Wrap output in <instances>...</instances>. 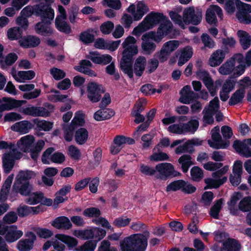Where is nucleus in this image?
<instances>
[{
    "label": "nucleus",
    "mask_w": 251,
    "mask_h": 251,
    "mask_svg": "<svg viewBox=\"0 0 251 251\" xmlns=\"http://www.w3.org/2000/svg\"><path fill=\"white\" fill-rule=\"evenodd\" d=\"M130 228L135 231H142L143 234H133L121 240L120 245L122 251H145L150 236L147 226L139 221L132 222Z\"/></svg>",
    "instance_id": "f257e3e1"
},
{
    "label": "nucleus",
    "mask_w": 251,
    "mask_h": 251,
    "mask_svg": "<svg viewBox=\"0 0 251 251\" xmlns=\"http://www.w3.org/2000/svg\"><path fill=\"white\" fill-rule=\"evenodd\" d=\"M136 42V40L134 37L129 36L122 44L124 50L120 62V67L130 78H133L132 66L134 60V56L138 52V47L134 45Z\"/></svg>",
    "instance_id": "f03ea898"
},
{
    "label": "nucleus",
    "mask_w": 251,
    "mask_h": 251,
    "mask_svg": "<svg viewBox=\"0 0 251 251\" xmlns=\"http://www.w3.org/2000/svg\"><path fill=\"white\" fill-rule=\"evenodd\" d=\"M167 19L162 13L152 11L148 14L142 22L133 29L132 34L136 36L153 28L159 24Z\"/></svg>",
    "instance_id": "7ed1b4c3"
},
{
    "label": "nucleus",
    "mask_w": 251,
    "mask_h": 251,
    "mask_svg": "<svg viewBox=\"0 0 251 251\" xmlns=\"http://www.w3.org/2000/svg\"><path fill=\"white\" fill-rule=\"evenodd\" d=\"M33 175L31 171H21L16 177L12 187V192L19 193L21 195L27 196L30 194L32 185L29 183Z\"/></svg>",
    "instance_id": "20e7f679"
},
{
    "label": "nucleus",
    "mask_w": 251,
    "mask_h": 251,
    "mask_svg": "<svg viewBox=\"0 0 251 251\" xmlns=\"http://www.w3.org/2000/svg\"><path fill=\"white\" fill-rule=\"evenodd\" d=\"M156 171L159 173L155 176L157 179L166 180L168 178L180 176L181 173L175 170L174 166L170 163H161L155 166Z\"/></svg>",
    "instance_id": "39448f33"
},
{
    "label": "nucleus",
    "mask_w": 251,
    "mask_h": 251,
    "mask_svg": "<svg viewBox=\"0 0 251 251\" xmlns=\"http://www.w3.org/2000/svg\"><path fill=\"white\" fill-rule=\"evenodd\" d=\"M202 19V10L194 6L185 8L183 12V21L186 25L191 24L197 25L200 24Z\"/></svg>",
    "instance_id": "423d86ee"
},
{
    "label": "nucleus",
    "mask_w": 251,
    "mask_h": 251,
    "mask_svg": "<svg viewBox=\"0 0 251 251\" xmlns=\"http://www.w3.org/2000/svg\"><path fill=\"white\" fill-rule=\"evenodd\" d=\"M105 89L101 84L95 82H89L87 86V98L92 103L99 101Z\"/></svg>",
    "instance_id": "0eeeda50"
},
{
    "label": "nucleus",
    "mask_w": 251,
    "mask_h": 251,
    "mask_svg": "<svg viewBox=\"0 0 251 251\" xmlns=\"http://www.w3.org/2000/svg\"><path fill=\"white\" fill-rule=\"evenodd\" d=\"M238 11L236 17L240 23L244 24L251 23V5L249 4L243 3L241 0L237 1Z\"/></svg>",
    "instance_id": "6e6552de"
},
{
    "label": "nucleus",
    "mask_w": 251,
    "mask_h": 251,
    "mask_svg": "<svg viewBox=\"0 0 251 251\" xmlns=\"http://www.w3.org/2000/svg\"><path fill=\"white\" fill-rule=\"evenodd\" d=\"M211 138L213 142L209 140L208 144L210 147L215 149H226L229 145V141L228 140L224 141L222 140V137L220 134L219 127L217 126H215L211 130Z\"/></svg>",
    "instance_id": "1a4fd4ad"
},
{
    "label": "nucleus",
    "mask_w": 251,
    "mask_h": 251,
    "mask_svg": "<svg viewBox=\"0 0 251 251\" xmlns=\"http://www.w3.org/2000/svg\"><path fill=\"white\" fill-rule=\"evenodd\" d=\"M245 72V66L238 65L236 66V69L234 73L226 79L223 84L222 90H226L229 93L234 89L236 82V78L241 75Z\"/></svg>",
    "instance_id": "9d476101"
},
{
    "label": "nucleus",
    "mask_w": 251,
    "mask_h": 251,
    "mask_svg": "<svg viewBox=\"0 0 251 251\" xmlns=\"http://www.w3.org/2000/svg\"><path fill=\"white\" fill-rule=\"evenodd\" d=\"M251 138L245 139L242 141L236 140L233 144V148L237 152L243 156L249 158L251 157Z\"/></svg>",
    "instance_id": "9b49d317"
},
{
    "label": "nucleus",
    "mask_w": 251,
    "mask_h": 251,
    "mask_svg": "<svg viewBox=\"0 0 251 251\" xmlns=\"http://www.w3.org/2000/svg\"><path fill=\"white\" fill-rule=\"evenodd\" d=\"M1 100L2 102H4L0 104V112L1 113L4 111H10L20 107L27 102L25 100H17L12 98L6 97H3Z\"/></svg>",
    "instance_id": "f8f14e48"
},
{
    "label": "nucleus",
    "mask_w": 251,
    "mask_h": 251,
    "mask_svg": "<svg viewBox=\"0 0 251 251\" xmlns=\"http://www.w3.org/2000/svg\"><path fill=\"white\" fill-rule=\"evenodd\" d=\"M35 85L34 84H25L20 85L18 88L23 92H25L23 97L24 99L27 100L37 98L41 93V90L40 89H34Z\"/></svg>",
    "instance_id": "ddd939ff"
},
{
    "label": "nucleus",
    "mask_w": 251,
    "mask_h": 251,
    "mask_svg": "<svg viewBox=\"0 0 251 251\" xmlns=\"http://www.w3.org/2000/svg\"><path fill=\"white\" fill-rule=\"evenodd\" d=\"M35 16L40 18L41 21L52 22L54 17V11L52 8L37 5L35 9Z\"/></svg>",
    "instance_id": "4468645a"
},
{
    "label": "nucleus",
    "mask_w": 251,
    "mask_h": 251,
    "mask_svg": "<svg viewBox=\"0 0 251 251\" xmlns=\"http://www.w3.org/2000/svg\"><path fill=\"white\" fill-rule=\"evenodd\" d=\"M216 14L221 18L223 16L222 9L217 5H211L206 10L205 14V20L208 24L212 25L217 22Z\"/></svg>",
    "instance_id": "2eb2a0df"
},
{
    "label": "nucleus",
    "mask_w": 251,
    "mask_h": 251,
    "mask_svg": "<svg viewBox=\"0 0 251 251\" xmlns=\"http://www.w3.org/2000/svg\"><path fill=\"white\" fill-rule=\"evenodd\" d=\"M180 97L179 101L183 104H190L194 99L198 98V94L191 90L190 85L184 86L180 90Z\"/></svg>",
    "instance_id": "dca6fc26"
},
{
    "label": "nucleus",
    "mask_w": 251,
    "mask_h": 251,
    "mask_svg": "<svg viewBox=\"0 0 251 251\" xmlns=\"http://www.w3.org/2000/svg\"><path fill=\"white\" fill-rule=\"evenodd\" d=\"M18 42L21 47L28 49L37 47L40 44L41 40L36 36L27 35L21 37Z\"/></svg>",
    "instance_id": "f3484780"
},
{
    "label": "nucleus",
    "mask_w": 251,
    "mask_h": 251,
    "mask_svg": "<svg viewBox=\"0 0 251 251\" xmlns=\"http://www.w3.org/2000/svg\"><path fill=\"white\" fill-rule=\"evenodd\" d=\"M51 22L41 21L35 25V30L38 34L46 36L51 35L53 30L50 27Z\"/></svg>",
    "instance_id": "a211bd4d"
},
{
    "label": "nucleus",
    "mask_w": 251,
    "mask_h": 251,
    "mask_svg": "<svg viewBox=\"0 0 251 251\" xmlns=\"http://www.w3.org/2000/svg\"><path fill=\"white\" fill-rule=\"evenodd\" d=\"M90 55L87 58L90 59L93 63L100 65H107L111 62L112 57L109 54H103L99 55V53L97 51H90L89 52Z\"/></svg>",
    "instance_id": "6ab92c4d"
},
{
    "label": "nucleus",
    "mask_w": 251,
    "mask_h": 251,
    "mask_svg": "<svg viewBox=\"0 0 251 251\" xmlns=\"http://www.w3.org/2000/svg\"><path fill=\"white\" fill-rule=\"evenodd\" d=\"M141 40V50L142 54L150 55L155 50L156 48L155 43L149 39L145 34L142 36Z\"/></svg>",
    "instance_id": "aec40b11"
},
{
    "label": "nucleus",
    "mask_w": 251,
    "mask_h": 251,
    "mask_svg": "<svg viewBox=\"0 0 251 251\" xmlns=\"http://www.w3.org/2000/svg\"><path fill=\"white\" fill-rule=\"evenodd\" d=\"M146 65V58L144 56H139L133 63V73H134L136 76L141 77L145 70Z\"/></svg>",
    "instance_id": "412c9836"
},
{
    "label": "nucleus",
    "mask_w": 251,
    "mask_h": 251,
    "mask_svg": "<svg viewBox=\"0 0 251 251\" xmlns=\"http://www.w3.org/2000/svg\"><path fill=\"white\" fill-rule=\"evenodd\" d=\"M33 127V125L27 120L21 121L15 123L11 126L12 130L22 134L27 133Z\"/></svg>",
    "instance_id": "4be33fe9"
},
{
    "label": "nucleus",
    "mask_w": 251,
    "mask_h": 251,
    "mask_svg": "<svg viewBox=\"0 0 251 251\" xmlns=\"http://www.w3.org/2000/svg\"><path fill=\"white\" fill-rule=\"evenodd\" d=\"M51 225L58 229H69L72 227V224L69 219L64 216L55 218L52 222Z\"/></svg>",
    "instance_id": "5701e85b"
},
{
    "label": "nucleus",
    "mask_w": 251,
    "mask_h": 251,
    "mask_svg": "<svg viewBox=\"0 0 251 251\" xmlns=\"http://www.w3.org/2000/svg\"><path fill=\"white\" fill-rule=\"evenodd\" d=\"M23 235V232L17 230V226L15 225L10 226V229L5 235V239L8 243H13L20 239Z\"/></svg>",
    "instance_id": "b1692460"
},
{
    "label": "nucleus",
    "mask_w": 251,
    "mask_h": 251,
    "mask_svg": "<svg viewBox=\"0 0 251 251\" xmlns=\"http://www.w3.org/2000/svg\"><path fill=\"white\" fill-rule=\"evenodd\" d=\"M226 56V53L224 51L218 50L214 52L208 60V64L211 67H216L220 65Z\"/></svg>",
    "instance_id": "393cba45"
},
{
    "label": "nucleus",
    "mask_w": 251,
    "mask_h": 251,
    "mask_svg": "<svg viewBox=\"0 0 251 251\" xmlns=\"http://www.w3.org/2000/svg\"><path fill=\"white\" fill-rule=\"evenodd\" d=\"M115 114L114 111L110 108H100L94 114V118L97 121H101L109 119Z\"/></svg>",
    "instance_id": "a878e982"
},
{
    "label": "nucleus",
    "mask_w": 251,
    "mask_h": 251,
    "mask_svg": "<svg viewBox=\"0 0 251 251\" xmlns=\"http://www.w3.org/2000/svg\"><path fill=\"white\" fill-rule=\"evenodd\" d=\"M2 164L4 172L9 173L14 167L15 164V156L11 153H5L2 157Z\"/></svg>",
    "instance_id": "bb28decb"
},
{
    "label": "nucleus",
    "mask_w": 251,
    "mask_h": 251,
    "mask_svg": "<svg viewBox=\"0 0 251 251\" xmlns=\"http://www.w3.org/2000/svg\"><path fill=\"white\" fill-rule=\"evenodd\" d=\"M89 230L91 231V234L89 235V239L95 241L96 245L98 242L101 240L106 235V231L105 229L98 227H92Z\"/></svg>",
    "instance_id": "cd10ccee"
},
{
    "label": "nucleus",
    "mask_w": 251,
    "mask_h": 251,
    "mask_svg": "<svg viewBox=\"0 0 251 251\" xmlns=\"http://www.w3.org/2000/svg\"><path fill=\"white\" fill-rule=\"evenodd\" d=\"M237 35L239 38V43L244 50H247L251 44V38L250 34L246 31L239 30Z\"/></svg>",
    "instance_id": "c85d7f7f"
},
{
    "label": "nucleus",
    "mask_w": 251,
    "mask_h": 251,
    "mask_svg": "<svg viewBox=\"0 0 251 251\" xmlns=\"http://www.w3.org/2000/svg\"><path fill=\"white\" fill-rule=\"evenodd\" d=\"M196 74L197 78L202 80L207 88L213 84V81L207 70H197Z\"/></svg>",
    "instance_id": "c756f323"
},
{
    "label": "nucleus",
    "mask_w": 251,
    "mask_h": 251,
    "mask_svg": "<svg viewBox=\"0 0 251 251\" xmlns=\"http://www.w3.org/2000/svg\"><path fill=\"white\" fill-rule=\"evenodd\" d=\"M66 19H60L58 16H56L55 21V25L56 28L59 31L69 34L71 33L72 29L70 25L65 21Z\"/></svg>",
    "instance_id": "7c9ffc66"
},
{
    "label": "nucleus",
    "mask_w": 251,
    "mask_h": 251,
    "mask_svg": "<svg viewBox=\"0 0 251 251\" xmlns=\"http://www.w3.org/2000/svg\"><path fill=\"white\" fill-rule=\"evenodd\" d=\"M55 238L66 244L69 249L75 247L78 244L76 239L63 234H56Z\"/></svg>",
    "instance_id": "2f4dec72"
},
{
    "label": "nucleus",
    "mask_w": 251,
    "mask_h": 251,
    "mask_svg": "<svg viewBox=\"0 0 251 251\" xmlns=\"http://www.w3.org/2000/svg\"><path fill=\"white\" fill-rule=\"evenodd\" d=\"M191 159V156L187 154L182 155L178 159V162L181 164V170L184 173H187L190 167L194 164Z\"/></svg>",
    "instance_id": "473e14b6"
},
{
    "label": "nucleus",
    "mask_w": 251,
    "mask_h": 251,
    "mask_svg": "<svg viewBox=\"0 0 251 251\" xmlns=\"http://www.w3.org/2000/svg\"><path fill=\"white\" fill-rule=\"evenodd\" d=\"M223 250L226 251H239L241 245L239 242L233 238H228L223 244Z\"/></svg>",
    "instance_id": "72a5a7b5"
},
{
    "label": "nucleus",
    "mask_w": 251,
    "mask_h": 251,
    "mask_svg": "<svg viewBox=\"0 0 251 251\" xmlns=\"http://www.w3.org/2000/svg\"><path fill=\"white\" fill-rule=\"evenodd\" d=\"M149 11L148 6L145 3L144 1H139L137 3V10L136 13L134 15V20L139 21Z\"/></svg>",
    "instance_id": "f704fd0d"
},
{
    "label": "nucleus",
    "mask_w": 251,
    "mask_h": 251,
    "mask_svg": "<svg viewBox=\"0 0 251 251\" xmlns=\"http://www.w3.org/2000/svg\"><path fill=\"white\" fill-rule=\"evenodd\" d=\"M245 93L246 91L243 89H238L236 90L230 97L228 101V104L230 106H234L242 102L245 97Z\"/></svg>",
    "instance_id": "c9c22d12"
},
{
    "label": "nucleus",
    "mask_w": 251,
    "mask_h": 251,
    "mask_svg": "<svg viewBox=\"0 0 251 251\" xmlns=\"http://www.w3.org/2000/svg\"><path fill=\"white\" fill-rule=\"evenodd\" d=\"M34 141V137L32 135H27L22 137L19 141L21 149L24 152H28L32 147Z\"/></svg>",
    "instance_id": "e433bc0d"
},
{
    "label": "nucleus",
    "mask_w": 251,
    "mask_h": 251,
    "mask_svg": "<svg viewBox=\"0 0 251 251\" xmlns=\"http://www.w3.org/2000/svg\"><path fill=\"white\" fill-rule=\"evenodd\" d=\"M45 144L44 140L41 139L37 142L35 146H32L28 152H30V157L33 160L37 159L39 154L43 149Z\"/></svg>",
    "instance_id": "4c0bfd02"
},
{
    "label": "nucleus",
    "mask_w": 251,
    "mask_h": 251,
    "mask_svg": "<svg viewBox=\"0 0 251 251\" xmlns=\"http://www.w3.org/2000/svg\"><path fill=\"white\" fill-rule=\"evenodd\" d=\"M173 25L168 18L160 23L158 29L157 33H161L164 36L171 33L172 31Z\"/></svg>",
    "instance_id": "58836bf2"
},
{
    "label": "nucleus",
    "mask_w": 251,
    "mask_h": 251,
    "mask_svg": "<svg viewBox=\"0 0 251 251\" xmlns=\"http://www.w3.org/2000/svg\"><path fill=\"white\" fill-rule=\"evenodd\" d=\"M88 137V132L84 127H80L77 129L75 134V142L79 145L84 144L87 140Z\"/></svg>",
    "instance_id": "ea45409f"
},
{
    "label": "nucleus",
    "mask_w": 251,
    "mask_h": 251,
    "mask_svg": "<svg viewBox=\"0 0 251 251\" xmlns=\"http://www.w3.org/2000/svg\"><path fill=\"white\" fill-rule=\"evenodd\" d=\"M236 69L235 65L229 59L225 62L219 69V72L223 75H230Z\"/></svg>",
    "instance_id": "a19ab883"
},
{
    "label": "nucleus",
    "mask_w": 251,
    "mask_h": 251,
    "mask_svg": "<svg viewBox=\"0 0 251 251\" xmlns=\"http://www.w3.org/2000/svg\"><path fill=\"white\" fill-rule=\"evenodd\" d=\"M223 204V199L221 198L216 201L213 205L210 208L209 214L215 219H219V213Z\"/></svg>",
    "instance_id": "79ce46f5"
},
{
    "label": "nucleus",
    "mask_w": 251,
    "mask_h": 251,
    "mask_svg": "<svg viewBox=\"0 0 251 251\" xmlns=\"http://www.w3.org/2000/svg\"><path fill=\"white\" fill-rule=\"evenodd\" d=\"M18 55L16 53L10 52L5 57L4 59L0 61V66L1 69H5L6 66L12 65L18 59Z\"/></svg>",
    "instance_id": "37998d69"
},
{
    "label": "nucleus",
    "mask_w": 251,
    "mask_h": 251,
    "mask_svg": "<svg viewBox=\"0 0 251 251\" xmlns=\"http://www.w3.org/2000/svg\"><path fill=\"white\" fill-rule=\"evenodd\" d=\"M29 197L26 199V202L29 204L35 205L40 202L44 198V194L41 192L31 193L28 195Z\"/></svg>",
    "instance_id": "c03bdc74"
},
{
    "label": "nucleus",
    "mask_w": 251,
    "mask_h": 251,
    "mask_svg": "<svg viewBox=\"0 0 251 251\" xmlns=\"http://www.w3.org/2000/svg\"><path fill=\"white\" fill-rule=\"evenodd\" d=\"M186 184V182L183 179L174 180L167 186L166 191V192H176L181 190L182 191L183 187Z\"/></svg>",
    "instance_id": "a18cd8bd"
},
{
    "label": "nucleus",
    "mask_w": 251,
    "mask_h": 251,
    "mask_svg": "<svg viewBox=\"0 0 251 251\" xmlns=\"http://www.w3.org/2000/svg\"><path fill=\"white\" fill-rule=\"evenodd\" d=\"M34 124L36 125L37 127L39 130L45 131H49L53 127V122L47 121L46 120H39L38 119H35L33 120Z\"/></svg>",
    "instance_id": "49530a36"
},
{
    "label": "nucleus",
    "mask_w": 251,
    "mask_h": 251,
    "mask_svg": "<svg viewBox=\"0 0 251 251\" xmlns=\"http://www.w3.org/2000/svg\"><path fill=\"white\" fill-rule=\"evenodd\" d=\"M191 179L194 182H200L203 177V170L198 166L193 167L190 170Z\"/></svg>",
    "instance_id": "de8ad7c7"
},
{
    "label": "nucleus",
    "mask_w": 251,
    "mask_h": 251,
    "mask_svg": "<svg viewBox=\"0 0 251 251\" xmlns=\"http://www.w3.org/2000/svg\"><path fill=\"white\" fill-rule=\"evenodd\" d=\"M97 247L96 242L93 240H88L81 246L75 248V251H94Z\"/></svg>",
    "instance_id": "09e8293b"
},
{
    "label": "nucleus",
    "mask_w": 251,
    "mask_h": 251,
    "mask_svg": "<svg viewBox=\"0 0 251 251\" xmlns=\"http://www.w3.org/2000/svg\"><path fill=\"white\" fill-rule=\"evenodd\" d=\"M22 30L19 27H14L9 29L7 32L8 38L11 41L21 39Z\"/></svg>",
    "instance_id": "8fccbe9b"
},
{
    "label": "nucleus",
    "mask_w": 251,
    "mask_h": 251,
    "mask_svg": "<svg viewBox=\"0 0 251 251\" xmlns=\"http://www.w3.org/2000/svg\"><path fill=\"white\" fill-rule=\"evenodd\" d=\"M183 124L185 133L190 132L194 133L199 126V122L198 120L196 119L191 120L187 123Z\"/></svg>",
    "instance_id": "3c124183"
},
{
    "label": "nucleus",
    "mask_w": 251,
    "mask_h": 251,
    "mask_svg": "<svg viewBox=\"0 0 251 251\" xmlns=\"http://www.w3.org/2000/svg\"><path fill=\"white\" fill-rule=\"evenodd\" d=\"M34 244L26 239L20 240L17 245L19 251H30L33 249Z\"/></svg>",
    "instance_id": "603ef678"
},
{
    "label": "nucleus",
    "mask_w": 251,
    "mask_h": 251,
    "mask_svg": "<svg viewBox=\"0 0 251 251\" xmlns=\"http://www.w3.org/2000/svg\"><path fill=\"white\" fill-rule=\"evenodd\" d=\"M239 209L243 212L251 211V197L244 198L240 201L238 205Z\"/></svg>",
    "instance_id": "864d4df0"
},
{
    "label": "nucleus",
    "mask_w": 251,
    "mask_h": 251,
    "mask_svg": "<svg viewBox=\"0 0 251 251\" xmlns=\"http://www.w3.org/2000/svg\"><path fill=\"white\" fill-rule=\"evenodd\" d=\"M84 216L97 219L101 215L100 210L97 207H91L86 208L83 212Z\"/></svg>",
    "instance_id": "5fc2aeb1"
},
{
    "label": "nucleus",
    "mask_w": 251,
    "mask_h": 251,
    "mask_svg": "<svg viewBox=\"0 0 251 251\" xmlns=\"http://www.w3.org/2000/svg\"><path fill=\"white\" fill-rule=\"evenodd\" d=\"M79 40L85 45L93 43L95 40V36L88 31H84L80 33Z\"/></svg>",
    "instance_id": "6e6d98bb"
},
{
    "label": "nucleus",
    "mask_w": 251,
    "mask_h": 251,
    "mask_svg": "<svg viewBox=\"0 0 251 251\" xmlns=\"http://www.w3.org/2000/svg\"><path fill=\"white\" fill-rule=\"evenodd\" d=\"M114 28V23L110 21L103 23L100 26V32L105 35L109 34Z\"/></svg>",
    "instance_id": "4d7b16f0"
},
{
    "label": "nucleus",
    "mask_w": 251,
    "mask_h": 251,
    "mask_svg": "<svg viewBox=\"0 0 251 251\" xmlns=\"http://www.w3.org/2000/svg\"><path fill=\"white\" fill-rule=\"evenodd\" d=\"M179 42L177 40H170L164 43L162 48L171 54V52L175 50L179 46Z\"/></svg>",
    "instance_id": "13d9d810"
},
{
    "label": "nucleus",
    "mask_w": 251,
    "mask_h": 251,
    "mask_svg": "<svg viewBox=\"0 0 251 251\" xmlns=\"http://www.w3.org/2000/svg\"><path fill=\"white\" fill-rule=\"evenodd\" d=\"M169 16L175 24L178 25L182 29L185 28L183 21H182L183 18L176 11H171L169 12Z\"/></svg>",
    "instance_id": "bf43d9fd"
},
{
    "label": "nucleus",
    "mask_w": 251,
    "mask_h": 251,
    "mask_svg": "<svg viewBox=\"0 0 251 251\" xmlns=\"http://www.w3.org/2000/svg\"><path fill=\"white\" fill-rule=\"evenodd\" d=\"M92 223L97 225H101L103 227L106 228L112 231L114 230L113 227L111 226L109 222L105 218L99 217L97 219H92Z\"/></svg>",
    "instance_id": "052dcab7"
},
{
    "label": "nucleus",
    "mask_w": 251,
    "mask_h": 251,
    "mask_svg": "<svg viewBox=\"0 0 251 251\" xmlns=\"http://www.w3.org/2000/svg\"><path fill=\"white\" fill-rule=\"evenodd\" d=\"M35 231L39 237L45 239L49 238L53 234L51 230L46 228L37 227Z\"/></svg>",
    "instance_id": "680f3d73"
},
{
    "label": "nucleus",
    "mask_w": 251,
    "mask_h": 251,
    "mask_svg": "<svg viewBox=\"0 0 251 251\" xmlns=\"http://www.w3.org/2000/svg\"><path fill=\"white\" fill-rule=\"evenodd\" d=\"M68 154L72 159L75 160H78L81 156L79 150L74 145H71L69 147Z\"/></svg>",
    "instance_id": "e2e57ef3"
},
{
    "label": "nucleus",
    "mask_w": 251,
    "mask_h": 251,
    "mask_svg": "<svg viewBox=\"0 0 251 251\" xmlns=\"http://www.w3.org/2000/svg\"><path fill=\"white\" fill-rule=\"evenodd\" d=\"M50 73L56 80H60L66 76V73L63 70L55 67L50 69Z\"/></svg>",
    "instance_id": "0e129e2a"
},
{
    "label": "nucleus",
    "mask_w": 251,
    "mask_h": 251,
    "mask_svg": "<svg viewBox=\"0 0 251 251\" xmlns=\"http://www.w3.org/2000/svg\"><path fill=\"white\" fill-rule=\"evenodd\" d=\"M168 131L173 133L177 134H183L185 133L184 124H173L170 125L168 128Z\"/></svg>",
    "instance_id": "69168bd1"
},
{
    "label": "nucleus",
    "mask_w": 251,
    "mask_h": 251,
    "mask_svg": "<svg viewBox=\"0 0 251 251\" xmlns=\"http://www.w3.org/2000/svg\"><path fill=\"white\" fill-rule=\"evenodd\" d=\"M201 40L204 46L209 49H212L215 46L214 40L207 33H203L201 35Z\"/></svg>",
    "instance_id": "338daca9"
},
{
    "label": "nucleus",
    "mask_w": 251,
    "mask_h": 251,
    "mask_svg": "<svg viewBox=\"0 0 251 251\" xmlns=\"http://www.w3.org/2000/svg\"><path fill=\"white\" fill-rule=\"evenodd\" d=\"M97 251H118L114 247H111L110 242L107 240H104L100 243Z\"/></svg>",
    "instance_id": "774afa93"
}]
</instances>
